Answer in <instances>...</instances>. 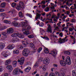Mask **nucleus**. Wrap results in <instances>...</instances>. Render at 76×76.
Listing matches in <instances>:
<instances>
[{"label":"nucleus","instance_id":"63","mask_svg":"<svg viewBox=\"0 0 76 76\" xmlns=\"http://www.w3.org/2000/svg\"><path fill=\"white\" fill-rule=\"evenodd\" d=\"M48 74V72H46V74L45 75V76H47Z\"/></svg>","mask_w":76,"mask_h":76},{"label":"nucleus","instance_id":"24","mask_svg":"<svg viewBox=\"0 0 76 76\" xmlns=\"http://www.w3.org/2000/svg\"><path fill=\"white\" fill-rule=\"evenodd\" d=\"M42 60H43V58H42L40 57L38 58V61L37 62H38L39 64V63H41V61H42Z\"/></svg>","mask_w":76,"mask_h":76},{"label":"nucleus","instance_id":"1","mask_svg":"<svg viewBox=\"0 0 76 76\" xmlns=\"http://www.w3.org/2000/svg\"><path fill=\"white\" fill-rule=\"evenodd\" d=\"M65 61L66 62L63 60H61L60 61V64H61L62 66H65L66 65V64H68V65H70V64H71V60L69 56H67L66 57V59Z\"/></svg>","mask_w":76,"mask_h":76},{"label":"nucleus","instance_id":"5","mask_svg":"<svg viewBox=\"0 0 76 76\" xmlns=\"http://www.w3.org/2000/svg\"><path fill=\"white\" fill-rule=\"evenodd\" d=\"M67 38V37H66L65 38L62 39L60 38L58 40V42L60 44H62V43H64L66 42V39Z\"/></svg>","mask_w":76,"mask_h":76},{"label":"nucleus","instance_id":"29","mask_svg":"<svg viewBox=\"0 0 76 76\" xmlns=\"http://www.w3.org/2000/svg\"><path fill=\"white\" fill-rule=\"evenodd\" d=\"M4 23H11V22L10 21H8V20H6L4 21Z\"/></svg>","mask_w":76,"mask_h":76},{"label":"nucleus","instance_id":"51","mask_svg":"<svg viewBox=\"0 0 76 76\" xmlns=\"http://www.w3.org/2000/svg\"><path fill=\"white\" fill-rule=\"evenodd\" d=\"M26 15L27 16H28L29 17H30V18H32V15L29 14H26Z\"/></svg>","mask_w":76,"mask_h":76},{"label":"nucleus","instance_id":"3","mask_svg":"<svg viewBox=\"0 0 76 76\" xmlns=\"http://www.w3.org/2000/svg\"><path fill=\"white\" fill-rule=\"evenodd\" d=\"M12 37H18V38H24V36L22 35V34H19L18 32L16 33L13 34L11 35Z\"/></svg>","mask_w":76,"mask_h":76},{"label":"nucleus","instance_id":"50","mask_svg":"<svg viewBox=\"0 0 76 76\" xmlns=\"http://www.w3.org/2000/svg\"><path fill=\"white\" fill-rule=\"evenodd\" d=\"M15 38V41H19V38L17 37H14Z\"/></svg>","mask_w":76,"mask_h":76},{"label":"nucleus","instance_id":"62","mask_svg":"<svg viewBox=\"0 0 76 76\" xmlns=\"http://www.w3.org/2000/svg\"><path fill=\"white\" fill-rule=\"evenodd\" d=\"M13 19L14 20H17L18 19V17L15 18Z\"/></svg>","mask_w":76,"mask_h":76},{"label":"nucleus","instance_id":"10","mask_svg":"<svg viewBox=\"0 0 76 76\" xmlns=\"http://www.w3.org/2000/svg\"><path fill=\"white\" fill-rule=\"evenodd\" d=\"M22 31H24L23 33L24 35H29V31H26L25 28H23L22 29Z\"/></svg>","mask_w":76,"mask_h":76},{"label":"nucleus","instance_id":"41","mask_svg":"<svg viewBox=\"0 0 76 76\" xmlns=\"http://www.w3.org/2000/svg\"><path fill=\"white\" fill-rule=\"evenodd\" d=\"M30 47L32 48H34V45L33 44V43H30Z\"/></svg>","mask_w":76,"mask_h":76},{"label":"nucleus","instance_id":"7","mask_svg":"<svg viewBox=\"0 0 76 76\" xmlns=\"http://www.w3.org/2000/svg\"><path fill=\"white\" fill-rule=\"evenodd\" d=\"M28 23V22L27 21H26V22L22 21L21 22V24L23 28H26L27 26V24Z\"/></svg>","mask_w":76,"mask_h":76},{"label":"nucleus","instance_id":"34","mask_svg":"<svg viewBox=\"0 0 76 76\" xmlns=\"http://www.w3.org/2000/svg\"><path fill=\"white\" fill-rule=\"evenodd\" d=\"M18 62H20V65H22L23 64V61H21L20 60H18Z\"/></svg>","mask_w":76,"mask_h":76},{"label":"nucleus","instance_id":"39","mask_svg":"<svg viewBox=\"0 0 76 76\" xmlns=\"http://www.w3.org/2000/svg\"><path fill=\"white\" fill-rule=\"evenodd\" d=\"M28 37L29 38H32L34 37V35H29L28 36Z\"/></svg>","mask_w":76,"mask_h":76},{"label":"nucleus","instance_id":"42","mask_svg":"<svg viewBox=\"0 0 76 76\" xmlns=\"http://www.w3.org/2000/svg\"><path fill=\"white\" fill-rule=\"evenodd\" d=\"M71 22L72 23H73L74 22L75 23V22H76V20L75 19H71Z\"/></svg>","mask_w":76,"mask_h":76},{"label":"nucleus","instance_id":"11","mask_svg":"<svg viewBox=\"0 0 76 76\" xmlns=\"http://www.w3.org/2000/svg\"><path fill=\"white\" fill-rule=\"evenodd\" d=\"M6 68L9 70V72H12L13 70V67H12V66L11 65H7L6 66Z\"/></svg>","mask_w":76,"mask_h":76},{"label":"nucleus","instance_id":"19","mask_svg":"<svg viewBox=\"0 0 76 76\" xmlns=\"http://www.w3.org/2000/svg\"><path fill=\"white\" fill-rule=\"evenodd\" d=\"M41 16V14L37 13L36 14V17L35 18V19H36V20H37L38 18H40Z\"/></svg>","mask_w":76,"mask_h":76},{"label":"nucleus","instance_id":"26","mask_svg":"<svg viewBox=\"0 0 76 76\" xmlns=\"http://www.w3.org/2000/svg\"><path fill=\"white\" fill-rule=\"evenodd\" d=\"M2 35L4 37H7V33L6 32H2L1 33Z\"/></svg>","mask_w":76,"mask_h":76},{"label":"nucleus","instance_id":"53","mask_svg":"<svg viewBox=\"0 0 76 76\" xmlns=\"http://www.w3.org/2000/svg\"><path fill=\"white\" fill-rule=\"evenodd\" d=\"M5 11V10L4 9H0V12H4Z\"/></svg>","mask_w":76,"mask_h":76},{"label":"nucleus","instance_id":"23","mask_svg":"<svg viewBox=\"0 0 76 76\" xmlns=\"http://www.w3.org/2000/svg\"><path fill=\"white\" fill-rule=\"evenodd\" d=\"M56 51H52L51 52V54H52V56H56V53H57V51L56 50Z\"/></svg>","mask_w":76,"mask_h":76},{"label":"nucleus","instance_id":"4","mask_svg":"<svg viewBox=\"0 0 76 76\" xmlns=\"http://www.w3.org/2000/svg\"><path fill=\"white\" fill-rule=\"evenodd\" d=\"M29 50L27 48L24 49L22 52L23 56L25 57L28 56L29 55Z\"/></svg>","mask_w":76,"mask_h":76},{"label":"nucleus","instance_id":"18","mask_svg":"<svg viewBox=\"0 0 76 76\" xmlns=\"http://www.w3.org/2000/svg\"><path fill=\"white\" fill-rule=\"evenodd\" d=\"M4 47V44L3 43H0V50L3 49Z\"/></svg>","mask_w":76,"mask_h":76},{"label":"nucleus","instance_id":"47","mask_svg":"<svg viewBox=\"0 0 76 76\" xmlns=\"http://www.w3.org/2000/svg\"><path fill=\"white\" fill-rule=\"evenodd\" d=\"M23 47H22L21 46H19L18 48V50H22V48H23Z\"/></svg>","mask_w":76,"mask_h":76},{"label":"nucleus","instance_id":"2","mask_svg":"<svg viewBox=\"0 0 76 76\" xmlns=\"http://www.w3.org/2000/svg\"><path fill=\"white\" fill-rule=\"evenodd\" d=\"M24 4L23 2L20 1L17 5V7L16 8V9L18 10H20L21 9H23L24 8Z\"/></svg>","mask_w":76,"mask_h":76},{"label":"nucleus","instance_id":"16","mask_svg":"<svg viewBox=\"0 0 76 76\" xmlns=\"http://www.w3.org/2000/svg\"><path fill=\"white\" fill-rule=\"evenodd\" d=\"M2 55L4 57H7L8 56V55L7 54V51H3L2 53Z\"/></svg>","mask_w":76,"mask_h":76},{"label":"nucleus","instance_id":"17","mask_svg":"<svg viewBox=\"0 0 76 76\" xmlns=\"http://www.w3.org/2000/svg\"><path fill=\"white\" fill-rule=\"evenodd\" d=\"M10 63H11V60L8 59L6 61L5 64L6 66H7V65H9Z\"/></svg>","mask_w":76,"mask_h":76},{"label":"nucleus","instance_id":"60","mask_svg":"<svg viewBox=\"0 0 76 76\" xmlns=\"http://www.w3.org/2000/svg\"><path fill=\"white\" fill-rule=\"evenodd\" d=\"M37 73V71H36L34 72V73H32V75H35V74H36Z\"/></svg>","mask_w":76,"mask_h":76},{"label":"nucleus","instance_id":"8","mask_svg":"<svg viewBox=\"0 0 76 76\" xmlns=\"http://www.w3.org/2000/svg\"><path fill=\"white\" fill-rule=\"evenodd\" d=\"M15 47V45L14 44H10L7 47V48L9 50H12Z\"/></svg>","mask_w":76,"mask_h":76},{"label":"nucleus","instance_id":"38","mask_svg":"<svg viewBox=\"0 0 76 76\" xmlns=\"http://www.w3.org/2000/svg\"><path fill=\"white\" fill-rule=\"evenodd\" d=\"M50 9V8H48V7H47L45 9V12H48L49 11V10Z\"/></svg>","mask_w":76,"mask_h":76},{"label":"nucleus","instance_id":"28","mask_svg":"<svg viewBox=\"0 0 76 76\" xmlns=\"http://www.w3.org/2000/svg\"><path fill=\"white\" fill-rule=\"evenodd\" d=\"M19 15L20 18H23V15L22 13L21 12H20L19 13Z\"/></svg>","mask_w":76,"mask_h":76},{"label":"nucleus","instance_id":"64","mask_svg":"<svg viewBox=\"0 0 76 76\" xmlns=\"http://www.w3.org/2000/svg\"><path fill=\"white\" fill-rule=\"evenodd\" d=\"M31 29V26H28L27 27V30L30 29Z\"/></svg>","mask_w":76,"mask_h":76},{"label":"nucleus","instance_id":"9","mask_svg":"<svg viewBox=\"0 0 76 76\" xmlns=\"http://www.w3.org/2000/svg\"><path fill=\"white\" fill-rule=\"evenodd\" d=\"M47 26H48V28H47V32H50V33H52L53 31H52V28H51V26L50 25H48V24L47 25Z\"/></svg>","mask_w":76,"mask_h":76},{"label":"nucleus","instance_id":"36","mask_svg":"<svg viewBox=\"0 0 76 76\" xmlns=\"http://www.w3.org/2000/svg\"><path fill=\"white\" fill-rule=\"evenodd\" d=\"M64 54H68V55H70V52L68 51H65L64 52Z\"/></svg>","mask_w":76,"mask_h":76},{"label":"nucleus","instance_id":"25","mask_svg":"<svg viewBox=\"0 0 76 76\" xmlns=\"http://www.w3.org/2000/svg\"><path fill=\"white\" fill-rule=\"evenodd\" d=\"M44 52L46 54H48V53H49V51H48V48H45L44 49Z\"/></svg>","mask_w":76,"mask_h":76},{"label":"nucleus","instance_id":"49","mask_svg":"<svg viewBox=\"0 0 76 76\" xmlns=\"http://www.w3.org/2000/svg\"><path fill=\"white\" fill-rule=\"evenodd\" d=\"M66 76V74L64 72H61V76Z\"/></svg>","mask_w":76,"mask_h":76},{"label":"nucleus","instance_id":"20","mask_svg":"<svg viewBox=\"0 0 76 76\" xmlns=\"http://www.w3.org/2000/svg\"><path fill=\"white\" fill-rule=\"evenodd\" d=\"M31 68L30 67H28V68H26L24 69V71L26 72H29L31 70Z\"/></svg>","mask_w":76,"mask_h":76},{"label":"nucleus","instance_id":"57","mask_svg":"<svg viewBox=\"0 0 76 76\" xmlns=\"http://www.w3.org/2000/svg\"><path fill=\"white\" fill-rule=\"evenodd\" d=\"M18 71L19 72H20V73H23V71L21 70V69H18Z\"/></svg>","mask_w":76,"mask_h":76},{"label":"nucleus","instance_id":"54","mask_svg":"<svg viewBox=\"0 0 76 76\" xmlns=\"http://www.w3.org/2000/svg\"><path fill=\"white\" fill-rule=\"evenodd\" d=\"M45 4V2L44 1H42L40 3V4Z\"/></svg>","mask_w":76,"mask_h":76},{"label":"nucleus","instance_id":"58","mask_svg":"<svg viewBox=\"0 0 76 76\" xmlns=\"http://www.w3.org/2000/svg\"><path fill=\"white\" fill-rule=\"evenodd\" d=\"M59 36H60L61 37H63V33L61 32L59 34Z\"/></svg>","mask_w":76,"mask_h":76},{"label":"nucleus","instance_id":"52","mask_svg":"<svg viewBox=\"0 0 76 76\" xmlns=\"http://www.w3.org/2000/svg\"><path fill=\"white\" fill-rule=\"evenodd\" d=\"M12 42H15V41H16V40H15V39L14 38H13L12 40Z\"/></svg>","mask_w":76,"mask_h":76},{"label":"nucleus","instance_id":"21","mask_svg":"<svg viewBox=\"0 0 76 76\" xmlns=\"http://www.w3.org/2000/svg\"><path fill=\"white\" fill-rule=\"evenodd\" d=\"M12 64L14 67H16V65H17V61L16 60L13 61Z\"/></svg>","mask_w":76,"mask_h":76},{"label":"nucleus","instance_id":"30","mask_svg":"<svg viewBox=\"0 0 76 76\" xmlns=\"http://www.w3.org/2000/svg\"><path fill=\"white\" fill-rule=\"evenodd\" d=\"M17 4L15 2L13 3L12 4V7H16Z\"/></svg>","mask_w":76,"mask_h":76},{"label":"nucleus","instance_id":"48","mask_svg":"<svg viewBox=\"0 0 76 76\" xmlns=\"http://www.w3.org/2000/svg\"><path fill=\"white\" fill-rule=\"evenodd\" d=\"M39 26H40V27H42L44 26V23H42L39 24Z\"/></svg>","mask_w":76,"mask_h":76},{"label":"nucleus","instance_id":"56","mask_svg":"<svg viewBox=\"0 0 76 76\" xmlns=\"http://www.w3.org/2000/svg\"><path fill=\"white\" fill-rule=\"evenodd\" d=\"M75 7L72 8V10H75L76 9V4H74Z\"/></svg>","mask_w":76,"mask_h":76},{"label":"nucleus","instance_id":"13","mask_svg":"<svg viewBox=\"0 0 76 76\" xmlns=\"http://www.w3.org/2000/svg\"><path fill=\"white\" fill-rule=\"evenodd\" d=\"M12 24H13V26L16 27V26H20V24L18 23L16 21H14L12 22Z\"/></svg>","mask_w":76,"mask_h":76},{"label":"nucleus","instance_id":"12","mask_svg":"<svg viewBox=\"0 0 76 76\" xmlns=\"http://www.w3.org/2000/svg\"><path fill=\"white\" fill-rule=\"evenodd\" d=\"M24 40L25 41H23L22 43L23 45L26 46V45H27L28 44V39H25Z\"/></svg>","mask_w":76,"mask_h":76},{"label":"nucleus","instance_id":"22","mask_svg":"<svg viewBox=\"0 0 76 76\" xmlns=\"http://www.w3.org/2000/svg\"><path fill=\"white\" fill-rule=\"evenodd\" d=\"M5 6H6V3L3 2L1 3V7H2V8H4V7H5Z\"/></svg>","mask_w":76,"mask_h":76},{"label":"nucleus","instance_id":"59","mask_svg":"<svg viewBox=\"0 0 76 76\" xmlns=\"http://www.w3.org/2000/svg\"><path fill=\"white\" fill-rule=\"evenodd\" d=\"M42 8H43V9H44V8H45V7H46V5H42Z\"/></svg>","mask_w":76,"mask_h":76},{"label":"nucleus","instance_id":"40","mask_svg":"<svg viewBox=\"0 0 76 76\" xmlns=\"http://www.w3.org/2000/svg\"><path fill=\"white\" fill-rule=\"evenodd\" d=\"M42 48H39V49L37 50L38 52V53H40V52L42 50Z\"/></svg>","mask_w":76,"mask_h":76},{"label":"nucleus","instance_id":"33","mask_svg":"<svg viewBox=\"0 0 76 76\" xmlns=\"http://www.w3.org/2000/svg\"><path fill=\"white\" fill-rule=\"evenodd\" d=\"M6 28V26H5L4 27H3L0 28V31H3L4 29Z\"/></svg>","mask_w":76,"mask_h":76},{"label":"nucleus","instance_id":"27","mask_svg":"<svg viewBox=\"0 0 76 76\" xmlns=\"http://www.w3.org/2000/svg\"><path fill=\"white\" fill-rule=\"evenodd\" d=\"M1 16H3V17H6V16H7V15L4 12H2L1 13Z\"/></svg>","mask_w":76,"mask_h":76},{"label":"nucleus","instance_id":"31","mask_svg":"<svg viewBox=\"0 0 76 76\" xmlns=\"http://www.w3.org/2000/svg\"><path fill=\"white\" fill-rule=\"evenodd\" d=\"M19 50H16L13 51V53H14V54H18V53H19Z\"/></svg>","mask_w":76,"mask_h":76},{"label":"nucleus","instance_id":"35","mask_svg":"<svg viewBox=\"0 0 76 76\" xmlns=\"http://www.w3.org/2000/svg\"><path fill=\"white\" fill-rule=\"evenodd\" d=\"M38 64H39L38 62H37L34 65V68H36L37 67V65H38Z\"/></svg>","mask_w":76,"mask_h":76},{"label":"nucleus","instance_id":"44","mask_svg":"<svg viewBox=\"0 0 76 76\" xmlns=\"http://www.w3.org/2000/svg\"><path fill=\"white\" fill-rule=\"evenodd\" d=\"M61 71L63 72H66V69L64 68H62L61 69Z\"/></svg>","mask_w":76,"mask_h":76},{"label":"nucleus","instance_id":"14","mask_svg":"<svg viewBox=\"0 0 76 76\" xmlns=\"http://www.w3.org/2000/svg\"><path fill=\"white\" fill-rule=\"evenodd\" d=\"M13 32V29L10 28L7 29V34H12Z\"/></svg>","mask_w":76,"mask_h":76},{"label":"nucleus","instance_id":"6","mask_svg":"<svg viewBox=\"0 0 76 76\" xmlns=\"http://www.w3.org/2000/svg\"><path fill=\"white\" fill-rule=\"evenodd\" d=\"M43 62L44 64H48L50 63V60L47 58H45L43 61Z\"/></svg>","mask_w":76,"mask_h":76},{"label":"nucleus","instance_id":"55","mask_svg":"<svg viewBox=\"0 0 76 76\" xmlns=\"http://www.w3.org/2000/svg\"><path fill=\"white\" fill-rule=\"evenodd\" d=\"M3 67L2 66L0 67V72H1L3 71Z\"/></svg>","mask_w":76,"mask_h":76},{"label":"nucleus","instance_id":"61","mask_svg":"<svg viewBox=\"0 0 76 76\" xmlns=\"http://www.w3.org/2000/svg\"><path fill=\"white\" fill-rule=\"evenodd\" d=\"M28 63V65H29V66H30L32 64V63L31 62H29Z\"/></svg>","mask_w":76,"mask_h":76},{"label":"nucleus","instance_id":"45","mask_svg":"<svg viewBox=\"0 0 76 76\" xmlns=\"http://www.w3.org/2000/svg\"><path fill=\"white\" fill-rule=\"evenodd\" d=\"M24 61H25V58H24V57H22L20 59V61H21L24 62Z\"/></svg>","mask_w":76,"mask_h":76},{"label":"nucleus","instance_id":"37","mask_svg":"<svg viewBox=\"0 0 76 76\" xmlns=\"http://www.w3.org/2000/svg\"><path fill=\"white\" fill-rule=\"evenodd\" d=\"M72 73L73 76H76V73L75 71H73L72 72Z\"/></svg>","mask_w":76,"mask_h":76},{"label":"nucleus","instance_id":"15","mask_svg":"<svg viewBox=\"0 0 76 76\" xmlns=\"http://www.w3.org/2000/svg\"><path fill=\"white\" fill-rule=\"evenodd\" d=\"M19 72V69H15L13 71V73L14 75H18Z\"/></svg>","mask_w":76,"mask_h":76},{"label":"nucleus","instance_id":"46","mask_svg":"<svg viewBox=\"0 0 76 76\" xmlns=\"http://www.w3.org/2000/svg\"><path fill=\"white\" fill-rule=\"evenodd\" d=\"M49 76H55L54 73H53L52 72L51 73L50 75H49Z\"/></svg>","mask_w":76,"mask_h":76},{"label":"nucleus","instance_id":"32","mask_svg":"<svg viewBox=\"0 0 76 76\" xmlns=\"http://www.w3.org/2000/svg\"><path fill=\"white\" fill-rule=\"evenodd\" d=\"M42 68L44 71H45L46 70V67L44 65H42Z\"/></svg>","mask_w":76,"mask_h":76},{"label":"nucleus","instance_id":"43","mask_svg":"<svg viewBox=\"0 0 76 76\" xmlns=\"http://www.w3.org/2000/svg\"><path fill=\"white\" fill-rule=\"evenodd\" d=\"M55 74L56 75V76H60V74L58 72H55Z\"/></svg>","mask_w":76,"mask_h":76}]
</instances>
